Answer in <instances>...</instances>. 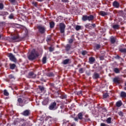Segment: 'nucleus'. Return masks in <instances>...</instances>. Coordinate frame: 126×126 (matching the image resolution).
I'll return each mask as SVG.
<instances>
[{
	"mask_svg": "<svg viewBox=\"0 0 126 126\" xmlns=\"http://www.w3.org/2000/svg\"><path fill=\"white\" fill-rule=\"evenodd\" d=\"M37 57H39V53L36 52L35 49H33L31 52V55L28 56V59L31 61H33V60H35Z\"/></svg>",
	"mask_w": 126,
	"mask_h": 126,
	"instance_id": "f257e3e1",
	"label": "nucleus"
},
{
	"mask_svg": "<svg viewBox=\"0 0 126 126\" xmlns=\"http://www.w3.org/2000/svg\"><path fill=\"white\" fill-rule=\"evenodd\" d=\"M57 103L56 102H53L51 103L49 107V110H57Z\"/></svg>",
	"mask_w": 126,
	"mask_h": 126,
	"instance_id": "f03ea898",
	"label": "nucleus"
},
{
	"mask_svg": "<svg viewBox=\"0 0 126 126\" xmlns=\"http://www.w3.org/2000/svg\"><path fill=\"white\" fill-rule=\"evenodd\" d=\"M8 57L9 58L10 61H11V62H13L14 63H16V58H15V57L13 54L9 53L8 55Z\"/></svg>",
	"mask_w": 126,
	"mask_h": 126,
	"instance_id": "7ed1b4c3",
	"label": "nucleus"
},
{
	"mask_svg": "<svg viewBox=\"0 0 126 126\" xmlns=\"http://www.w3.org/2000/svg\"><path fill=\"white\" fill-rule=\"evenodd\" d=\"M60 29L61 33H64V29H65V25L63 23L60 24Z\"/></svg>",
	"mask_w": 126,
	"mask_h": 126,
	"instance_id": "20e7f679",
	"label": "nucleus"
},
{
	"mask_svg": "<svg viewBox=\"0 0 126 126\" xmlns=\"http://www.w3.org/2000/svg\"><path fill=\"white\" fill-rule=\"evenodd\" d=\"M37 28L39 32H41L42 34H43V33H45V31H46V29H45V27L41 26H39L37 27Z\"/></svg>",
	"mask_w": 126,
	"mask_h": 126,
	"instance_id": "39448f33",
	"label": "nucleus"
},
{
	"mask_svg": "<svg viewBox=\"0 0 126 126\" xmlns=\"http://www.w3.org/2000/svg\"><path fill=\"white\" fill-rule=\"evenodd\" d=\"M78 118L75 117L74 118V121H75V122H77V121H78V119H79V120H82V119H83V115L82 114V113H80L78 114Z\"/></svg>",
	"mask_w": 126,
	"mask_h": 126,
	"instance_id": "423d86ee",
	"label": "nucleus"
},
{
	"mask_svg": "<svg viewBox=\"0 0 126 126\" xmlns=\"http://www.w3.org/2000/svg\"><path fill=\"white\" fill-rule=\"evenodd\" d=\"M29 76L30 78H35L36 77V74H34L32 72H31L29 74Z\"/></svg>",
	"mask_w": 126,
	"mask_h": 126,
	"instance_id": "0eeeda50",
	"label": "nucleus"
},
{
	"mask_svg": "<svg viewBox=\"0 0 126 126\" xmlns=\"http://www.w3.org/2000/svg\"><path fill=\"white\" fill-rule=\"evenodd\" d=\"M113 6H114V7H116L117 8H118L119 6H120V4L119 3V2H118V1H115L113 3Z\"/></svg>",
	"mask_w": 126,
	"mask_h": 126,
	"instance_id": "6e6552de",
	"label": "nucleus"
},
{
	"mask_svg": "<svg viewBox=\"0 0 126 126\" xmlns=\"http://www.w3.org/2000/svg\"><path fill=\"white\" fill-rule=\"evenodd\" d=\"M110 42L112 44H115L116 43V37L114 36L110 37Z\"/></svg>",
	"mask_w": 126,
	"mask_h": 126,
	"instance_id": "1a4fd4ad",
	"label": "nucleus"
},
{
	"mask_svg": "<svg viewBox=\"0 0 126 126\" xmlns=\"http://www.w3.org/2000/svg\"><path fill=\"white\" fill-rule=\"evenodd\" d=\"M99 14L100 15H101V16H106V15H108V13L103 11H101L99 12Z\"/></svg>",
	"mask_w": 126,
	"mask_h": 126,
	"instance_id": "9d476101",
	"label": "nucleus"
},
{
	"mask_svg": "<svg viewBox=\"0 0 126 126\" xmlns=\"http://www.w3.org/2000/svg\"><path fill=\"white\" fill-rule=\"evenodd\" d=\"M94 19V16L93 15H91L90 16H88V21H92Z\"/></svg>",
	"mask_w": 126,
	"mask_h": 126,
	"instance_id": "9b49d317",
	"label": "nucleus"
},
{
	"mask_svg": "<svg viewBox=\"0 0 126 126\" xmlns=\"http://www.w3.org/2000/svg\"><path fill=\"white\" fill-rule=\"evenodd\" d=\"M99 76H100L99 75V74L97 73H94L93 75V78H94V79H97V78H99Z\"/></svg>",
	"mask_w": 126,
	"mask_h": 126,
	"instance_id": "f8f14e48",
	"label": "nucleus"
},
{
	"mask_svg": "<svg viewBox=\"0 0 126 126\" xmlns=\"http://www.w3.org/2000/svg\"><path fill=\"white\" fill-rule=\"evenodd\" d=\"M121 97L122 98H126V93L125 92H121Z\"/></svg>",
	"mask_w": 126,
	"mask_h": 126,
	"instance_id": "ddd939ff",
	"label": "nucleus"
},
{
	"mask_svg": "<svg viewBox=\"0 0 126 126\" xmlns=\"http://www.w3.org/2000/svg\"><path fill=\"white\" fill-rule=\"evenodd\" d=\"M23 115H24V116H25L26 117H27V116H29V110H27L24 111Z\"/></svg>",
	"mask_w": 126,
	"mask_h": 126,
	"instance_id": "4468645a",
	"label": "nucleus"
},
{
	"mask_svg": "<svg viewBox=\"0 0 126 126\" xmlns=\"http://www.w3.org/2000/svg\"><path fill=\"white\" fill-rule=\"evenodd\" d=\"M90 63H93L95 62V59L93 57H91L89 59Z\"/></svg>",
	"mask_w": 126,
	"mask_h": 126,
	"instance_id": "2eb2a0df",
	"label": "nucleus"
},
{
	"mask_svg": "<svg viewBox=\"0 0 126 126\" xmlns=\"http://www.w3.org/2000/svg\"><path fill=\"white\" fill-rule=\"evenodd\" d=\"M88 16L84 15V16H83L82 19L83 21H86L88 20Z\"/></svg>",
	"mask_w": 126,
	"mask_h": 126,
	"instance_id": "dca6fc26",
	"label": "nucleus"
},
{
	"mask_svg": "<svg viewBox=\"0 0 126 126\" xmlns=\"http://www.w3.org/2000/svg\"><path fill=\"white\" fill-rule=\"evenodd\" d=\"M119 81H120V78L116 77L113 79V82L115 83H119Z\"/></svg>",
	"mask_w": 126,
	"mask_h": 126,
	"instance_id": "f3484780",
	"label": "nucleus"
},
{
	"mask_svg": "<svg viewBox=\"0 0 126 126\" xmlns=\"http://www.w3.org/2000/svg\"><path fill=\"white\" fill-rule=\"evenodd\" d=\"M16 67V65L15 64H10V68L11 69H14Z\"/></svg>",
	"mask_w": 126,
	"mask_h": 126,
	"instance_id": "a211bd4d",
	"label": "nucleus"
},
{
	"mask_svg": "<svg viewBox=\"0 0 126 126\" xmlns=\"http://www.w3.org/2000/svg\"><path fill=\"white\" fill-rule=\"evenodd\" d=\"M113 71H114L115 73H120V69L118 68H114L113 69Z\"/></svg>",
	"mask_w": 126,
	"mask_h": 126,
	"instance_id": "6ab92c4d",
	"label": "nucleus"
},
{
	"mask_svg": "<svg viewBox=\"0 0 126 126\" xmlns=\"http://www.w3.org/2000/svg\"><path fill=\"white\" fill-rule=\"evenodd\" d=\"M50 28H54L55 27V23L54 22H51L50 23Z\"/></svg>",
	"mask_w": 126,
	"mask_h": 126,
	"instance_id": "aec40b11",
	"label": "nucleus"
},
{
	"mask_svg": "<svg viewBox=\"0 0 126 126\" xmlns=\"http://www.w3.org/2000/svg\"><path fill=\"white\" fill-rule=\"evenodd\" d=\"M122 104H123V103H122V101H118L116 103L117 107H121V106H122Z\"/></svg>",
	"mask_w": 126,
	"mask_h": 126,
	"instance_id": "412c9836",
	"label": "nucleus"
},
{
	"mask_svg": "<svg viewBox=\"0 0 126 126\" xmlns=\"http://www.w3.org/2000/svg\"><path fill=\"white\" fill-rule=\"evenodd\" d=\"M69 62V59H65L63 61V64H67Z\"/></svg>",
	"mask_w": 126,
	"mask_h": 126,
	"instance_id": "4be33fe9",
	"label": "nucleus"
},
{
	"mask_svg": "<svg viewBox=\"0 0 126 126\" xmlns=\"http://www.w3.org/2000/svg\"><path fill=\"white\" fill-rule=\"evenodd\" d=\"M0 15H2V16H5L6 15H8V13H7V12H2L0 14Z\"/></svg>",
	"mask_w": 126,
	"mask_h": 126,
	"instance_id": "5701e85b",
	"label": "nucleus"
},
{
	"mask_svg": "<svg viewBox=\"0 0 126 126\" xmlns=\"http://www.w3.org/2000/svg\"><path fill=\"white\" fill-rule=\"evenodd\" d=\"M38 87L41 92H43V91H44V90H45V88H44V87H43L42 86H39Z\"/></svg>",
	"mask_w": 126,
	"mask_h": 126,
	"instance_id": "b1692460",
	"label": "nucleus"
},
{
	"mask_svg": "<svg viewBox=\"0 0 126 126\" xmlns=\"http://www.w3.org/2000/svg\"><path fill=\"white\" fill-rule=\"evenodd\" d=\"M47 62V58L46 57H44L42 59V63H46Z\"/></svg>",
	"mask_w": 126,
	"mask_h": 126,
	"instance_id": "393cba45",
	"label": "nucleus"
},
{
	"mask_svg": "<svg viewBox=\"0 0 126 126\" xmlns=\"http://www.w3.org/2000/svg\"><path fill=\"white\" fill-rule=\"evenodd\" d=\"M4 95H5V96H8V95H9V94L6 90H4Z\"/></svg>",
	"mask_w": 126,
	"mask_h": 126,
	"instance_id": "a878e982",
	"label": "nucleus"
},
{
	"mask_svg": "<svg viewBox=\"0 0 126 126\" xmlns=\"http://www.w3.org/2000/svg\"><path fill=\"white\" fill-rule=\"evenodd\" d=\"M71 46L69 44H67L66 46V50L67 51H69L70 50Z\"/></svg>",
	"mask_w": 126,
	"mask_h": 126,
	"instance_id": "bb28decb",
	"label": "nucleus"
},
{
	"mask_svg": "<svg viewBox=\"0 0 126 126\" xmlns=\"http://www.w3.org/2000/svg\"><path fill=\"white\" fill-rule=\"evenodd\" d=\"M54 73H49L47 74V76H49V77H53L54 76Z\"/></svg>",
	"mask_w": 126,
	"mask_h": 126,
	"instance_id": "cd10ccee",
	"label": "nucleus"
},
{
	"mask_svg": "<svg viewBox=\"0 0 126 126\" xmlns=\"http://www.w3.org/2000/svg\"><path fill=\"white\" fill-rule=\"evenodd\" d=\"M111 121H112V118H108L106 120V123H107V124H111Z\"/></svg>",
	"mask_w": 126,
	"mask_h": 126,
	"instance_id": "c85d7f7f",
	"label": "nucleus"
},
{
	"mask_svg": "<svg viewBox=\"0 0 126 126\" xmlns=\"http://www.w3.org/2000/svg\"><path fill=\"white\" fill-rule=\"evenodd\" d=\"M58 97H59L61 99H65V98H66V95H59Z\"/></svg>",
	"mask_w": 126,
	"mask_h": 126,
	"instance_id": "c756f323",
	"label": "nucleus"
},
{
	"mask_svg": "<svg viewBox=\"0 0 126 126\" xmlns=\"http://www.w3.org/2000/svg\"><path fill=\"white\" fill-rule=\"evenodd\" d=\"M119 27H120V26H119V25H114L113 26V28H114V29H118Z\"/></svg>",
	"mask_w": 126,
	"mask_h": 126,
	"instance_id": "7c9ffc66",
	"label": "nucleus"
},
{
	"mask_svg": "<svg viewBox=\"0 0 126 126\" xmlns=\"http://www.w3.org/2000/svg\"><path fill=\"white\" fill-rule=\"evenodd\" d=\"M75 29H76V30H77V31H78V30H80V29H81V26H76Z\"/></svg>",
	"mask_w": 126,
	"mask_h": 126,
	"instance_id": "2f4dec72",
	"label": "nucleus"
},
{
	"mask_svg": "<svg viewBox=\"0 0 126 126\" xmlns=\"http://www.w3.org/2000/svg\"><path fill=\"white\" fill-rule=\"evenodd\" d=\"M120 52L122 53H126V48H122L120 50Z\"/></svg>",
	"mask_w": 126,
	"mask_h": 126,
	"instance_id": "473e14b6",
	"label": "nucleus"
},
{
	"mask_svg": "<svg viewBox=\"0 0 126 126\" xmlns=\"http://www.w3.org/2000/svg\"><path fill=\"white\" fill-rule=\"evenodd\" d=\"M109 97V94L108 93H105L103 94V98H108Z\"/></svg>",
	"mask_w": 126,
	"mask_h": 126,
	"instance_id": "72a5a7b5",
	"label": "nucleus"
},
{
	"mask_svg": "<svg viewBox=\"0 0 126 126\" xmlns=\"http://www.w3.org/2000/svg\"><path fill=\"white\" fill-rule=\"evenodd\" d=\"M77 95H78L79 96H82V92L79 91L77 93Z\"/></svg>",
	"mask_w": 126,
	"mask_h": 126,
	"instance_id": "f704fd0d",
	"label": "nucleus"
},
{
	"mask_svg": "<svg viewBox=\"0 0 126 126\" xmlns=\"http://www.w3.org/2000/svg\"><path fill=\"white\" fill-rule=\"evenodd\" d=\"M79 72L80 73H83V72H84L83 68H80L79 70Z\"/></svg>",
	"mask_w": 126,
	"mask_h": 126,
	"instance_id": "c9c22d12",
	"label": "nucleus"
},
{
	"mask_svg": "<svg viewBox=\"0 0 126 126\" xmlns=\"http://www.w3.org/2000/svg\"><path fill=\"white\" fill-rule=\"evenodd\" d=\"M12 40H17L18 39V36H13L11 37Z\"/></svg>",
	"mask_w": 126,
	"mask_h": 126,
	"instance_id": "e433bc0d",
	"label": "nucleus"
},
{
	"mask_svg": "<svg viewBox=\"0 0 126 126\" xmlns=\"http://www.w3.org/2000/svg\"><path fill=\"white\" fill-rule=\"evenodd\" d=\"M100 45L97 44L95 46V48L96 50H98V49H100Z\"/></svg>",
	"mask_w": 126,
	"mask_h": 126,
	"instance_id": "4c0bfd02",
	"label": "nucleus"
},
{
	"mask_svg": "<svg viewBox=\"0 0 126 126\" xmlns=\"http://www.w3.org/2000/svg\"><path fill=\"white\" fill-rule=\"evenodd\" d=\"M18 102H19V103L20 104L22 103V102H23L22 99L21 98H18Z\"/></svg>",
	"mask_w": 126,
	"mask_h": 126,
	"instance_id": "58836bf2",
	"label": "nucleus"
},
{
	"mask_svg": "<svg viewBox=\"0 0 126 126\" xmlns=\"http://www.w3.org/2000/svg\"><path fill=\"white\" fill-rule=\"evenodd\" d=\"M9 78L10 79H14V78H14V76H13V75H10L9 76Z\"/></svg>",
	"mask_w": 126,
	"mask_h": 126,
	"instance_id": "ea45409f",
	"label": "nucleus"
},
{
	"mask_svg": "<svg viewBox=\"0 0 126 126\" xmlns=\"http://www.w3.org/2000/svg\"><path fill=\"white\" fill-rule=\"evenodd\" d=\"M87 54V52H86V51H84L82 52V54L83 55V56H85Z\"/></svg>",
	"mask_w": 126,
	"mask_h": 126,
	"instance_id": "a19ab883",
	"label": "nucleus"
},
{
	"mask_svg": "<svg viewBox=\"0 0 126 126\" xmlns=\"http://www.w3.org/2000/svg\"><path fill=\"white\" fill-rule=\"evenodd\" d=\"M0 9H3V4L0 3Z\"/></svg>",
	"mask_w": 126,
	"mask_h": 126,
	"instance_id": "79ce46f5",
	"label": "nucleus"
},
{
	"mask_svg": "<svg viewBox=\"0 0 126 126\" xmlns=\"http://www.w3.org/2000/svg\"><path fill=\"white\" fill-rule=\"evenodd\" d=\"M10 2L12 3H15V2H16V0H9Z\"/></svg>",
	"mask_w": 126,
	"mask_h": 126,
	"instance_id": "37998d69",
	"label": "nucleus"
},
{
	"mask_svg": "<svg viewBox=\"0 0 126 126\" xmlns=\"http://www.w3.org/2000/svg\"><path fill=\"white\" fill-rule=\"evenodd\" d=\"M9 18L10 19H12V18H13V14H10L9 16Z\"/></svg>",
	"mask_w": 126,
	"mask_h": 126,
	"instance_id": "c03bdc74",
	"label": "nucleus"
},
{
	"mask_svg": "<svg viewBox=\"0 0 126 126\" xmlns=\"http://www.w3.org/2000/svg\"><path fill=\"white\" fill-rule=\"evenodd\" d=\"M49 51H50V52H53L54 51V48H53L52 47H50L49 48Z\"/></svg>",
	"mask_w": 126,
	"mask_h": 126,
	"instance_id": "a18cd8bd",
	"label": "nucleus"
},
{
	"mask_svg": "<svg viewBox=\"0 0 126 126\" xmlns=\"http://www.w3.org/2000/svg\"><path fill=\"white\" fill-rule=\"evenodd\" d=\"M119 116H121V117H123V112L122 111H120L118 113Z\"/></svg>",
	"mask_w": 126,
	"mask_h": 126,
	"instance_id": "49530a36",
	"label": "nucleus"
},
{
	"mask_svg": "<svg viewBox=\"0 0 126 126\" xmlns=\"http://www.w3.org/2000/svg\"><path fill=\"white\" fill-rule=\"evenodd\" d=\"M73 42V39H70L69 40V43L70 44H71V43H72Z\"/></svg>",
	"mask_w": 126,
	"mask_h": 126,
	"instance_id": "de8ad7c7",
	"label": "nucleus"
},
{
	"mask_svg": "<svg viewBox=\"0 0 126 126\" xmlns=\"http://www.w3.org/2000/svg\"><path fill=\"white\" fill-rule=\"evenodd\" d=\"M100 126H108V125H107L106 124H105L104 123H101L100 124Z\"/></svg>",
	"mask_w": 126,
	"mask_h": 126,
	"instance_id": "09e8293b",
	"label": "nucleus"
},
{
	"mask_svg": "<svg viewBox=\"0 0 126 126\" xmlns=\"http://www.w3.org/2000/svg\"><path fill=\"white\" fill-rule=\"evenodd\" d=\"M99 59L101 60V61H103V60H104V56H100Z\"/></svg>",
	"mask_w": 126,
	"mask_h": 126,
	"instance_id": "8fccbe9b",
	"label": "nucleus"
},
{
	"mask_svg": "<svg viewBox=\"0 0 126 126\" xmlns=\"http://www.w3.org/2000/svg\"><path fill=\"white\" fill-rule=\"evenodd\" d=\"M47 42H49V41H51V37H48L46 39Z\"/></svg>",
	"mask_w": 126,
	"mask_h": 126,
	"instance_id": "3c124183",
	"label": "nucleus"
},
{
	"mask_svg": "<svg viewBox=\"0 0 126 126\" xmlns=\"http://www.w3.org/2000/svg\"><path fill=\"white\" fill-rule=\"evenodd\" d=\"M62 1H63V2H67L68 0H62Z\"/></svg>",
	"mask_w": 126,
	"mask_h": 126,
	"instance_id": "603ef678",
	"label": "nucleus"
},
{
	"mask_svg": "<svg viewBox=\"0 0 126 126\" xmlns=\"http://www.w3.org/2000/svg\"><path fill=\"white\" fill-rule=\"evenodd\" d=\"M92 26H93L94 28H95V27H96V25L95 24H92Z\"/></svg>",
	"mask_w": 126,
	"mask_h": 126,
	"instance_id": "864d4df0",
	"label": "nucleus"
},
{
	"mask_svg": "<svg viewBox=\"0 0 126 126\" xmlns=\"http://www.w3.org/2000/svg\"><path fill=\"white\" fill-rule=\"evenodd\" d=\"M32 4H33V5H35V6H37V3H36L35 2H32Z\"/></svg>",
	"mask_w": 126,
	"mask_h": 126,
	"instance_id": "5fc2aeb1",
	"label": "nucleus"
},
{
	"mask_svg": "<svg viewBox=\"0 0 126 126\" xmlns=\"http://www.w3.org/2000/svg\"><path fill=\"white\" fill-rule=\"evenodd\" d=\"M41 81H45L43 79H41Z\"/></svg>",
	"mask_w": 126,
	"mask_h": 126,
	"instance_id": "6e6d98bb",
	"label": "nucleus"
},
{
	"mask_svg": "<svg viewBox=\"0 0 126 126\" xmlns=\"http://www.w3.org/2000/svg\"><path fill=\"white\" fill-rule=\"evenodd\" d=\"M37 1H42V0H37Z\"/></svg>",
	"mask_w": 126,
	"mask_h": 126,
	"instance_id": "4d7b16f0",
	"label": "nucleus"
},
{
	"mask_svg": "<svg viewBox=\"0 0 126 126\" xmlns=\"http://www.w3.org/2000/svg\"><path fill=\"white\" fill-rule=\"evenodd\" d=\"M1 36H2V35L0 34V38H1Z\"/></svg>",
	"mask_w": 126,
	"mask_h": 126,
	"instance_id": "13d9d810",
	"label": "nucleus"
},
{
	"mask_svg": "<svg viewBox=\"0 0 126 126\" xmlns=\"http://www.w3.org/2000/svg\"><path fill=\"white\" fill-rule=\"evenodd\" d=\"M57 94H58V95H59V94H60V93H59V92H57Z\"/></svg>",
	"mask_w": 126,
	"mask_h": 126,
	"instance_id": "bf43d9fd",
	"label": "nucleus"
},
{
	"mask_svg": "<svg viewBox=\"0 0 126 126\" xmlns=\"http://www.w3.org/2000/svg\"><path fill=\"white\" fill-rule=\"evenodd\" d=\"M22 126H25V124H23V125H22Z\"/></svg>",
	"mask_w": 126,
	"mask_h": 126,
	"instance_id": "052dcab7",
	"label": "nucleus"
},
{
	"mask_svg": "<svg viewBox=\"0 0 126 126\" xmlns=\"http://www.w3.org/2000/svg\"><path fill=\"white\" fill-rule=\"evenodd\" d=\"M20 106H22V105H21V104H20Z\"/></svg>",
	"mask_w": 126,
	"mask_h": 126,
	"instance_id": "680f3d73",
	"label": "nucleus"
}]
</instances>
